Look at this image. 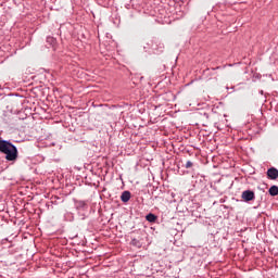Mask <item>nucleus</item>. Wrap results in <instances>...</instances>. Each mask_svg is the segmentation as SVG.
<instances>
[{
    "instance_id": "10",
    "label": "nucleus",
    "mask_w": 278,
    "mask_h": 278,
    "mask_svg": "<svg viewBox=\"0 0 278 278\" xmlns=\"http://www.w3.org/2000/svg\"><path fill=\"white\" fill-rule=\"evenodd\" d=\"M131 244H132V247H140V240H138V239H132V240H131Z\"/></svg>"
},
{
    "instance_id": "5",
    "label": "nucleus",
    "mask_w": 278,
    "mask_h": 278,
    "mask_svg": "<svg viewBox=\"0 0 278 278\" xmlns=\"http://www.w3.org/2000/svg\"><path fill=\"white\" fill-rule=\"evenodd\" d=\"M74 205H75L76 210H86V207H88V203H86V201H84V200H75L74 199Z\"/></svg>"
},
{
    "instance_id": "6",
    "label": "nucleus",
    "mask_w": 278,
    "mask_h": 278,
    "mask_svg": "<svg viewBox=\"0 0 278 278\" xmlns=\"http://www.w3.org/2000/svg\"><path fill=\"white\" fill-rule=\"evenodd\" d=\"M129 199H131V192L129 191H123L121 195V201L123 203H128Z\"/></svg>"
},
{
    "instance_id": "2",
    "label": "nucleus",
    "mask_w": 278,
    "mask_h": 278,
    "mask_svg": "<svg viewBox=\"0 0 278 278\" xmlns=\"http://www.w3.org/2000/svg\"><path fill=\"white\" fill-rule=\"evenodd\" d=\"M14 143L10 140L0 139V153H5L9 149H12Z\"/></svg>"
},
{
    "instance_id": "7",
    "label": "nucleus",
    "mask_w": 278,
    "mask_h": 278,
    "mask_svg": "<svg viewBox=\"0 0 278 278\" xmlns=\"http://www.w3.org/2000/svg\"><path fill=\"white\" fill-rule=\"evenodd\" d=\"M270 197H277L278 195V187L277 185H273L268 190Z\"/></svg>"
},
{
    "instance_id": "1",
    "label": "nucleus",
    "mask_w": 278,
    "mask_h": 278,
    "mask_svg": "<svg viewBox=\"0 0 278 278\" xmlns=\"http://www.w3.org/2000/svg\"><path fill=\"white\" fill-rule=\"evenodd\" d=\"M4 155L7 162H16V160H18V148H16V146L9 148L4 152Z\"/></svg>"
},
{
    "instance_id": "12",
    "label": "nucleus",
    "mask_w": 278,
    "mask_h": 278,
    "mask_svg": "<svg viewBox=\"0 0 278 278\" xmlns=\"http://www.w3.org/2000/svg\"><path fill=\"white\" fill-rule=\"evenodd\" d=\"M48 40H50V42H54L55 41L53 38H48Z\"/></svg>"
},
{
    "instance_id": "13",
    "label": "nucleus",
    "mask_w": 278,
    "mask_h": 278,
    "mask_svg": "<svg viewBox=\"0 0 278 278\" xmlns=\"http://www.w3.org/2000/svg\"><path fill=\"white\" fill-rule=\"evenodd\" d=\"M208 71H210V68H206V70L204 71V74H205V73H208Z\"/></svg>"
},
{
    "instance_id": "3",
    "label": "nucleus",
    "mask_w": 278,
    "mask_h": 278,
    "mask_svg": "<svg viewBox=\"0 0 278 278\" xmlns=\"http://www.w3.org/2000/svg\"><path fill=\"white\" fill-rule=\"evenodd\" d=\"M241 199H243V201H245V203L255 201V192L252 190H245L242 192Z\"/></svg>"
},
{
    "instance_id": "9",
    "label": "nucleus",
    "mask_w": 278,
    "mask_h": 278,
    "mask_svg": "<svg viewBox=\"0 0 278 278\" xmlns=\"http://www.w3.org/2000/svg\"><path fill=\"white\" fill-rule=\"evenodd\" d=\"M192 166H194V163H192V161H187L185 164V168H192Z\"/></svg>"
},
{
    "instance_id": "4",
    "label": "nucleus",
    "mask_w": 278,
    "mask_h": 278,
    "mask_svg": "<svg viewBox=\"0 0 278 278\" xmlns=\"http://www.w3.org/2000/svg\"><path fill=\"white\" fill-rule=\"evenodd\" d=\"M266 175H267L268 179H271L273 181H275V179H278V169H277V167L268 168Z\"/></svg>"
},
{
    "instance_id": "8",
    "label": "nucleus",
    "mask_w": 278,
    "mask_h": 278,
    "mask_svg": "<svg viewBox=\"0 0 278 278\" xmlns=\"http://www.w3.org/2000/svg\"><path fill=\"white\" fill-rule=\"evenodd\" d=\"M146 220H148V223H155V220H157V216L153 213H149L146 216Z\"/></svg>"
},
{
    "instance_id": "11",
    "label": "nucleus",
    "mask_w": 278,
    "mask_h": 278,
    "mask_svg": "<svg viewBox=\"0 0 278 278\" xmlns=\"http://www.w3.org/2000/svg\"><path fill=\"white\" fill-rule=\"evenodd\" d=\"M220 70V66H217V67H213L212 71H218Z\"/></svg>"
}]
</instances>
